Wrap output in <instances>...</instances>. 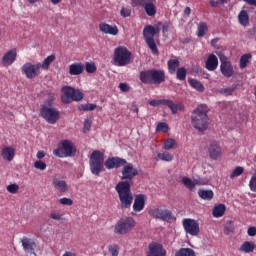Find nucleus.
I'll return each mask as SVG.
<instances>
[{"mask_svg": "<svg viewBox=\"0 0 256 256\" xmlns=\"http://www.w3.org/2000/svg\"><path fill=\"white\" fill-rule=\"evenodd\" d=\"M219 67V58L215 54H210L206 60L205 68L207 71H215Z\"/></svg>", "mask_w": 256, "mask_h": 256, "instance_id": "5701e85b", "label": "nucleus"}, {"mask_svg": "<svg viewBox=\"0 0 256 256\" xmlns=\"http://www.w3.org/2000/svg\"><path fill=\"white\" fill-rule=\"evenodd\" d=\"M58 202L60 203V205H68L69 207L73 205V201L71 200V198H60Z\"/></svg>", "mask_w": 256, "mask_h": 256, "instance_id": "4d7b16f0", "label": "nucleus"}, {"mask_svg": "<svg viewBox=\"0 0 256 256\" xmlns=\"http://www.w3.org/2000/svg\"><path fill=\"white\" fill-rule=\"evenodd\" d=\"M95 109H97V104H81L79 106V110L80 111H95Z\"/></svg>", "mask_w": 256, "mask_h": 256, "instance_id": "37998d69", "label": "nucleus"}, {"mask_svg": "<svg viewBox=\"0 0 256 256\" xmlns=\"http://www.w3.org/2000/svg\"><path fill=\"white\" fill-rule=\"evenodd\" d=\"M207 31H209V27L207 26V23L200 22L198 26V37H205L207 35Z\"/></svg>", "mask_w": 256, "mask_h": 256, "instance_id": "ea45409f", "label": "nucleus"}, {"mask_svg": "<svg viewBox=\"0 0 256 256\" xmlns=\"http://www.w3.org/2000/svg\"><path fill=\"white\" fill-rule=\"evenodd\" d=\"M225 211H227L225 204H217L212 210V215L216 219H219V217H223L225 215Z\"/></svg>", "mask_w": 256, "mask_h": 256, "instance_id": "bb28decb", "label": "nucleus"}, {"mask_svg": "<svg viewBox=\"0 0 256 256\" xmlns=\"http://www.w3.org/2000/svg\"><path fill=\"white\" fill-rule=\"evenodd\" d=\"M121 17L127 18L131 17V9L130 8H122L120 11Z\"/></svg>", "mask_w": 256, "mask_h": 256, "instance_id": "13d9d810", "label": "nucleus"}, {"mask_svg": "<svg viewBox=\"0 0 256 256\" xmlns=\"http://www.w3.org/2000/svg\"><path fill=\"white\" fill-rule=\"evenodd\" d=\"M132 113H136V115H139V107H137V103H132Z\"/></svg>", "mask_w": 256, "mask_h": 256, "instance_id": "680f3d73", "label": "nucleus"}, {"mask_svg": "<svg viewBox=\"0 0 256 256\" xmlns=\"http://www.w3.org/2000/svg\"><path fill=\"white\" fill-rule=\"evenodd\" d=\"M249 59H251V54H244L240 58V69H245L249 64Z\"/></svg>", "mask_w": 256, "mask_h": 256, "instance_id": "79ce46f5", "label": "nucleus"}, {"mask_svg": "<svg viewBox=\"0 0 256 256\" xmlns=\"http://www.w3.org/2000/svg\"><path fill=\"white\" fill-rule=\"evenodd\" d=\"M108 251L112 256H119V246L117 244L108 246Z\"/></svg>", "mask_w": 256, "mask_h": 256, "instance_id": "8fccbe9b", "label": "nucleus"}, {"mask_svg": "<svg viewBox=\"0 0 256 256\" xmlns=\"http://www.w3.org/2000/svg\"><path fill=\"white\" fill-rule=\"evenodd\" d=\"M134 227L135 219L133 217L120 218L114 226V233L116 235H127Z\"/></svg>", "mask_w": 256, "mask_h": 256, "instance_id": "6e6552de", "label": "nucleus"}, {"mask_svg": "<svg viewBox=\"0 0 256 256\" xmlns=\"http://www.w3.org/2000/svg\"><path fill=\"white\" fill-rule=\"evenodd\" d=\"M249 189L253 193H256V172L252 175V177L249 181Z\"/></svg>", "mask_w": 256, "mask_h": 256, "instance_id": "09e8293b", "label": "nucleus"}, {"mask_svg": "<svg viewBox=\"0 0 256 256\" xmlns=\"http://www.w3.org/2000/svg\"><path fill=\"white\" fill-rule=\"evenodd\" d=\"M17 61V49L13 48L8 50L2 57L3 67H11L13 63Z\"/></svg>", "mask_w": 256, "mask_h": 256, "instance_id": "dca6fc26", "label": "nucleus"}, {"mask_svg": "<svg viewBox=\"0 0 256 256\" xmlns=\"http://www.w3.org/2000/svg\"><path fill=\"white\" fill-rule=\"evenodd\" d=\"M84 71H85V64L81 62H75L69 65V70H68L69 75L77 77L79 75H83Z\"/></svg>", "mask_w": 256, "mask_h": 256, "instance_id": "aec40b11", "label": "nucleus"}, {"mask_svg": "<svg viewBox=\"0 0 256 256\" xmlns=\"http://www.w3.org/2000/svg\"><path fill=\"white\" fill-rule=\"evenodd\" d=\"M175 147V139H168L164 142L163 148L166 150L173 149Z\"/></svg>", "mask_w": 256, "mask_h": 256, "instance_id": "603ef678", "label": "nucleus"}, {"mask_svg": "<svg viewBox=\"0 0 256 256\" xmlns=\"http://www.w3.org/2000/svg\"><path fill=\"white\" fill-rule=\"evenodd\" d=\"M245 169L241 166H237L231 173L230 179H235V177H240V175H243Z\"/></svg>", "mask_w": 256, "mask_h": 256, "instance_id": "a18cd8bd", "label": "nucleus"}, {"mask_svg": "<svg viewBox=\"0 0 256 256\" xmlns=\"http://www.w3.org/2000/svg\"><path fill=\"white\" fill-rule=\"evenodd\" d=\"M208 153H209L210 159H212L213 161H217V159L221 157V153H222L221 146H219V143L217 142L210 143L208 148Z\"/></svg>", "mask_w": 256, "mask_h": 256, "instance_id": "6ab92c4d", "label": "nucleus"}, {"mask_svg": "<svg viewBox=\"0 0 256 256\" xmlns=\"http://www.w3.org/2000/svg\"><path fill=\"white\" fill-rule=\"evenodd\" d=\"M210 5L211 7H219V5H221V2H219V0L218 1L211 0Z\"/></svg>", "mask_w": 256, "mask_h": 256, "instance_id": "0e129e2a", "label": "nucleus"}, {"mask_svg": "<svg viewBox=\"0 0 256 256\" xmlns=\"http://www.w3.org/2000/svg\"><path fill=\"white\" fill-rule=\"evenodd\" d=\"M8 193H11L12 195H17L19 193V185L17 184H10L6 187Z\"/></svg>", "mask_w": 256, "mask_h": 256, "instance_id": "de8ad7c7", "label": "nucleus"}, {"mask_svg": "<svg viewBox=\"0 0 256 256\" xmlns=\"http://www.w3.org/2000/svg\"><path fill=\"white\" fill-rule=\"evenodd\" d=\"M131 51L125 46L115 48L113 61L117 67H125L131 64Z\"/></svg>", "mask_w": 256, "mask_h": 256, "instance_id": "39448f33", "label": "nucleus"}, {"mask_svg": "<svg viewBox=\"0 0 256 256\" xmlns=\"http://www.w3.org/2000/svg\"><path fill=\"white\" fill-rule=\"evenodd\" d=\"M21 243L26 253H35V247H37L35 240L28 238L27 236H24L21 240Z\"/></svg>", "mask_w": 256, "mask_h": 256, "instance_id": "412c9836", "label": "nucleus"}, {"mask_svg": "<svg viewBox=\"0 0 256 256\" xmlns=\"http://www.w3.org/2000/svg\"><path fill=\"white\" fill-rule=\"evenodd\" d=\"M140 81L144 85H161L165 83V71L161 69H151L140 72Z\"/></svg>", "mask_w": 256, "mask_h": 256, "instance_id": "7ed1b4c3", "label": "nucleus"}, {"mask_svg": "<svg viewBox=\"0 0 256 256\" xmlns=\"http://www.w3.org/2000/svg\"><path fill=\"white\" fill-rule=\"evenodd\" d=\"M35 169H40V171H45L47 169V164L42 160H38L34 163Z\"/></svg>", "mask_w": 256, "mask_h": 256, "instance_id": "864d4df0", "label": "nucleus"}, {"mask_svg": "<svg viewBox=\"0 0 256 256\" xmlns=\"http://www.w3.org/2000/svg\"><path fill=\"white\" fill-rule=\"evenodd\" d=\"M220 73L227 79H230V77H233L235 75V70L233 69V64L227 57L220 59Z\"/></svg>", "mask_w": 256, "mask_h": 256, "instance_id": "4468645a", "label": "nucleus"}, {"mask_svg": "<svg viewBox=\"0 0 256 256\" xmlns=\"http://www.w3.org/2000/svg\"><path fill=\"white\" fill-rule=\"evenodd\" d=\"M118 87L122 93H129L131 91V86L127 83H120Z\"/></svg>", "mask_w": 256, "mask_h": 256, "instance_id": "6e6d98bb", "label": "nucleus"}, {"mask_svg": "<svg viewBox=\"0 0 256 256\" xmlns=\"http://www.w3.org/2000/svg\"><path fill=\"white\" fill-rule=\"evenodd\" d=\"M238 21L242 27H247L249 25V12L241 10L238 14Z\"/></svg>", "mask_w": 256, "mask_h": 256, "instance_id": "cd10ccee", "label": "nucleus"}, {"mask_svg": "<svg viewBox=\"0 0 256 256\" xmlns=\"http://www.w3.org/2000/svg\"><path fill=\"white\" fill-rule=\"evenodd\" d=\"M105 154L99 150H94L89 159V167L92 175L99 177L104 169Z\"/></svg>", "mask_w": 256, "mask_h": 256, "instance_id": "20e7f679", "label": "nucleus"}, {"mask_svg": "<svg viewBox=\"0 0 256 256\" xmlns=\"http://www.w3.org/2000/svg\"><path fill=\"white\" fill-rule=\"evenodd\" d=\"M116 192L120 200L121 209H129L133 203V192H131V182L121 181L116 187Z\"/></svg>", "mask_w": 256, "mask_h": 256, "instance_id": "f03ea898", "label": "nucleus"}, {"mask_svg": "<svg viewBox=\"0 0 256 256\" xmlns=\"http://www.w3.org/2000/svg\"><path fill=\"white\" fill-rule=\"evenodd\" d=\"M22 73L26 76L27 79H35L38 75H41V63L32 64L26 62L21 68Z\"/></svg>", "mask_w": 256, "mask_h": 256, "instance_id": "9b49d317", "label": "nucleus"}, {"mask_svg": "<svg viewBox=\"0 0 256 256\" xmlns=\"http://www.w3.org/2000/svg\"><path fill=\"white\" fill-rule=\"evenodd\" d=\"M247 233H248L249 237H255L256 227L255 226L249 227Z\"/></svg>", "mask_w": 256, "mask_h": 256, "instance_id": "052dcab7", "label": "nucleus"}, {"mask_svg": "<svg viewBox=\"0 0 256 256\" xmlns=\"http://www.w3.org/2000/svg\"><path fill=\"white\" fill-rule=\"evenodd\" d=\"M161 208H151L148 213L150 217H153V219H160L161 217Z\"/></svg>", "mask_w": 256, "mask_h": 256, "instance_id": "c03bdc74", "label": "nucleus"}, {"mask_svg": "<svg viewBox=\"0 0 256 256\" xmlns=\"http://www.w3.org/2000/svg\"><path fill=\"white\" fill-rule=\"evenodd\" d=\"M147 202V196L145 194H138L134 198L132 209L135 213H141L145 209V203Z\"/></svg>", "mask_w": 256, "mask_h": 256, "instance_id": "a211bd4d", "label": "nucleus"}, {"mask_svg": "<svg viewBox=\"0 0 256 256\" xmlns=\"http://www.w3.org/2000/svg\"><path fill=\"white\" fill-rule=\"evenodd\" d=\"M149 105L151 107H159V105H165L168 109L171 110L172 115H177L178 111H183L184 106L182 103L174 102L169 99H160V100H150Z\"/></svg>", "mask_w": 256, "mask_h": 256, "instance_id": "9d476101", "label": "nucleus"}, {"mask_svg": "<svg viewBox=\"0 0 256 256\" xmlns=\"http://www.w3.org/2000/svg\"><path fill=\"white\" fill-rule=\"evenodd\" d=\"M56 57L55 54H52L44 59L43 63L41 64V69H44V71H48L49 67H51V63L55 61Z\"/></svg>", "mask_w": 256, "mask_h": 256, "instance_id": "e433bc0d", "label": "nucleus"}, {"mask_svg": "<svg viewBox=\"0 0 256 256\" xmlns=\"http://www.w3.org/2000/svg\"><path fill=\"white\" fill-rule=\"evenodd\" d=\"M248 5H252V7H256V0H243Z\"/></svg>", "mask_w": 256, "mask_h": 256, "instance_id": "338daca9", "label": "nucleus"}, {"mask_svg": "<svg viewBox=\"0 0 256 256\" xmlns=\"http://www.w3.org/2000/svg\"><path fill=\"white\" fill-rule=\"evenodd\" d=\"M198 197L200 199H203L204 201H211L213 197H215V193H213V190H198Z\"/></svg>", "mask_w": 256, "mask_h": 256, "instance_id": "c85d7f7f", "label": "nucleus"}, {"mask_svg": "<svg viewBox=\"0 0 256 256\" xmlns=\"http://www.w3.org/2000/svg\"><path fill=\"white\" fill-rule=\"evenodd\" d=\"M53 153L56 157H73L77 153V148L71 140H62L60 146Z\"/></svg>", "mask_w": 256, "mask_h": 256, "instance_id": "0eeeda50", "label": "nucleus"}, {"mask_svg": "<svg viewBox=\"0 0 256 256\" xmlns=\"http://www.w3.org/2000/svg\"><path fill=\"white\" fill-rule=\"evenodd\" d=\"M182 183L189 191H195V187H197V182L191 180L189 177H183Z\"/></svg>", "mask_w": 256, "mask_h": 256, "instance_id": "72a5a7b5", "label": "nucleus"}, {"mask_svg": "<svg viewBox=\"0 0 256 256\" xmlns=\"http://www.w3.org/2000/svg\"><path fill=\"white\" fill-rule=\"evenodd\" d=\"M1 155H2V159H4V161L11 162V161H13V159H15V148H13L11 146L5 147L2 149Z\"/></svg>", "mask_w": 256, "mask_h": 256, "instance_id": "a878e982", "label": "nucleus"}, {"mask_svg": "<svg viewBox=\"0 0 256 256\" xmlns=\"http://www.w3.org/2000/svg\"><path fill=\"white\" fill-rule=\"evenodd\" d=\"M165 255H167V251L163 249V245L157 242H152L149 244L147 256H165Z\"/></svg>", "mask_w": 256, "mask_h": 256, "instance_id": "f3484780", "label": "nucleus"}, {"mask_svg": "<svg viewBox=\"0 0 256 256\" xmlns=\"http://www.w3.org/2000/svg\"><path fill=\"white\" fill-rule=\"evenodd\" d=\"M184 15H187V16L191 15V8L190 7H186L184 9Z\"/></svg>", "mask_w": 256, "mask_h": 256, "instance_id": "774afa93", "label": "nucleus"}, {"mask_svg": "<svg viewBox=\"0 0 256 256\" xmlns=\"http://www.w3.org/2000/svg\"><path fill=\"white\" fill-rule=\"evenodd\" d=\"M175 256H195V250L191 248H180Z\"/></svg>", "mask_w": 256, "mask_h": 256, "instance_id": "4c0bfd02", "label": "nucleus"}, {"mask_svg": "<svg viewBox=\"0 0 256 256\" xmlns=\"http://www.w3.org/2000/svg\"><path fill=\"white\" fill-rule=\"evenodd\" d=\"M156 131H162L163 133H167L169 131V125L165 122H160L156 127Z\"/></svg>", "mask_w": 256, "mask_h": 256, "instance_id": "3c124183", "label": "nucleus"}, {"mask_svg": "<svg viewBox=\"0 0 256 256\" xmlns=\"http://www.w3.org/2000/svg\"><path fill=\"white\" fill-rule=\"evenodd\" d=\"M85 70L88 72V73H95V71H97V66H95V64L93 63H86L85 65Z\"/></svg>", "mask_w": 256, "mask_h": 256, "instance_id": "5fc2aeb1", "label": "nucleus"}, {"mask_svg": "<svg viewBox=\"0 0 256 256\" xmlns=\"http://www.w3.org/2000/svg\"><path fill=\"white\" fill-rule=\"evenodd\" d=\"M176 79H178V81H185L187 79V69H185V67H180L177 69Z\"/></svg>", "mask_w": 256, "mask_h": 256, "instance_id": "58836bf2", "label": "nucleus"}, {"mask_svg": "<svg viewBox=\"0 0 256 256\" xmlns=\"http://www.w3.org/2000/svg\"><path fill=\"white\" fill-rule=\"evenodd\" d=\"M121 174L122 181H133V178L139 175V171L135 167H133V164L126 161V164L123 165V168L121 170Z\"/></svg>", "mask_w": 256, "mask_h": 256, "instance_id": "ddd939ff", "label": "nucleus"}, {"mask_svg": "<svg viewBox=\"0 0 256 256\" xmlns=\"http://www.w3.org/2000/svg\"><path fill=\"white\" fill-rule=\"evenodd\" d=\"M45 157V152L43 150H40L37 152V159H43Z\"/></svg>", "mask_w": 256, "mask_h": 256, "instance_id": "69168bd1", "label": "nucleus"}, {"mask_svg": "<svg viewBox=\"0 0 256 256\" xmlns=\"http://www.w3.org/2000/svg\"><path fill=\"white\" fill-rule=\"evenodd\" d=\"M61 92L64 96L61 97L63 103H71V101H82L83 92L76 90L71 86H64L61 88Z\"/></svg>", "mask_w": 256, "mask_h": 256, "instance_id": "1a4fd4ad", "label": "nucleus"}, {"mask_svg": "<svg viewBox=\"0 0 256 256\" xmlns=\"http://www.w3.org/2000/svg\"><path fill=\"white\" fill-rule=\"evenodd\" d=\"M145 42L154 55H159V49L155 43V38H148Z\"/></svg>", "mask_w": 256, "mask_h": 256, "instance_id": "c9c22d12", "label": "nucleus"}, {"mask_svg": "<svg viewBox=\"0 0 256 256\" xmlns=\"http://www.w3.org/2000/svg\"><path fill=\"white\" fill-rule=\"evenodd\" d=\"M50 217L54 220V221H61V214L58 211H52L50 213Z\"/></svg>", "mask_w": 256, "mask_h": 256, "instance_id": "bf43d9fd", "label": "nucleus"}, {"mask_svg": "<svg viewBox=\"0 0 256 256\" xmlns=\"http://www.w3.org/2000/svg\"><path fill=\"white\" fill-rule=\"evenodd\" d=\"M126 164L127 160L119 157H109L104 163L106 169H119Z\"/></svg>", "mask_w": 256, "mask_h": 256, "instance_id": "2eb2a0df", "label": "nucleus"}, {"mask_svg": "<svg viewBox=\"0 0 256 256\" xmlns=\"http://www.w3.org/2000/svg\"><path fill=\"white\" fill-rule=\"evenodd\" d=\"M160 221H172L173 219V211L169 209H162L160 212Z\"/></svg>", "mask_w": 256, "mask_h": 256, "instance_id": "2f4dec72", "label": "nucleus"}, {"mask_svg": "<svg viewBox=\"0 0 256 256\" xmlns=\"http://www.w3.org/2000/svg\"><path fill=\"white\" fill-rule=\"evenodd\" d=\"M167 161L171 162L173 161V156L170 153H158L156 161Z\"/></svg>", "mask_w": 256, "mask_h": 256, "instance_id": "a19ab883", "label": "nucleus"}, {"mask_svg": "<svg viewBox=\"0 0 256 256\" xmlns=\"http://www.w3.org/2000/svg\"><path fill=\"white\" fill-rule=\"evenodd\" d=\"M144 11L148 17H155L157 15V7L155 6V2H151L143 6Z\"/></svg>", "mask_w": 256, "mask_h": 256, "instance_id": "c756f323", "label": "nucleus"}, {"mask_svg": "<svg viewBox=\"0 0 256 256\" xmlns=\"http://www.w3.org/2000/svg\"><path fill=\"white\" fill-rule=\"evenodd\" d=\"M52 185L59 193H67V191H69V186L67 185V181L65 180L54 178L52 181Z\"/></svg>", "mask_w": 256, "mask_h": 256, "instance_id": "b1692460", "label": "nucleus"}, {"mask_svg": "<svg viewBox=\"0 0 256 256\" xmlns=\"http://www.w3.org/2000/svg\"><path fill=\"white\" fill-rule=\"evenodd\" d=\"M209 107L205 104H200L197 109L192 112L191 121L194 129L197 131H207L209 127Z\"/></svg>", "mask_w": 256, "mask_h": 256, "instance_id": "f257e3e1", "label": "nucleus"}, {"mask_svg": "<svg viewBox=\"0 0 256 256\" xmlns=\"http://www.w3.org/2000/svg\"><path fill=\"white\" fill-rule=\"evenodd\" d=\"M40 115L47 123L50 125H55L59 118L61 117V113L54 107H51V102L48 104H43L40 108Z\"/></svg>", "mask_w": 256, "mask_h": 256, "instance_id": "423d86ee", "label": "nucleus"}, {"mask_svg": "<svg viewBox=\"0 0 256 256\" xmlns=\"http://www.w3.org/2000/svg\"><path fill=\"white\" fill-rule=\"evenodd\" d=\"M159 33V28H155L151 25H147L144 27L143 30V37L146 40L148 39H155V35Z\"/></svg>", "mask_w": 256, "mask_h": 256, "instance_id": "393cba45", "label": "nucleus"}, {"mask_svg": "<svg viewBox=\"0 0 256 256\" xmlns=\"http://www.w3.org/2000/svg\"><path fill=\"white\" fill-rule=\"evenodd\" d=\"M182 225L185 233L191 235L192 237H197L200 232L199 222L195 219L186 218L182 221Z\"/></svg>", "mask_w": 256, "mask_h": 256, "instance_id": "f8f14e48", "label": "nucleus"}, {"mask_svg": "<svg viewBox=\"0 0 256 256\" xmlns=\"http://www.w3.org/2000/svg\"><path fill=\"white\" fill-rule=\"evenodd\" d=\"M133 3L136 7H145L149 3H155V0H133Z\"/></svg>", "mask_w": 256, "mask_h": 256, "instance_id": "49530a36", "label": "nucleus"}, {"mask_svg": "<svg viewBox=\"0 0 256 256\" xmlns=\"http://www.w3.org/2000/svg\"><path fill=\"white\" fill-rule=\"evenodd\" d=\"M240 251H243V253H253V251H255V244H253L249 241H245L241 245Z\"/></svg>", "mask_w": 256, "mask_h": 256, "instance_id": "f704fd0d", "label": "nucleus"}, {"mask_svg": "<svg viewBox=\"0 0 256 256\" xmlns=\"http://www.w3.org/2000/svg\"><path fill=\"white\" fill-rule=\"evenodd\" d=\"M188 83L190 86H192L193 89H195L196 91H199V93H203V91H205V86H203L202 83L197 79L192 78L188 80Z\"/></svg>", "mask_w": 256, "mask_h": 256, "instance_id": "473e14b6", "label": "nucleus"}, {"mask_svg": "<svg viewBox=\"0 0 256 256\" xmlns=\"http://www.w3.org/2000/svg\"><path fill=\"white\" fill-rule=\"evenodd\" d=\"M84 129H86L87 131H89L91 129V120H89V119L85 120Z\"/></svg>", "mask_w": 256, "mask_h": 256, "instance_id": "e2e57ef3", "label": "nucleus"}, {"mask_svg": "<svg viewBox=\"0 0 256 256\" xmlns=\"http://www.w3.org/2000/svg\"><path fill=\"white\" fill-rule=\"evenodd\" d=\"M99 30L105 35H119V28H117V26H112L107 23H100Z\"/></svg>", "mask_w": 256, "mask_h": 256, "instance_id": "4be33fe9", "label": "nucleus"}, {"mask_svg": "<svg viewBox=\"0 0 256 256\" xmlns=\"http://www.w3.org/2000/svg\"><path fill=\"white\" fill-rule=\"evenodd\" d=\"M168 71L171 75L175 74V71H177V68L179 65H181V62H179V59H170L168 60Z\"/></svg>", "mask_w": 256, "mask_h": 256, "instance_id": "7c9ffc66", "label": "nucleus"}]
</instances>
